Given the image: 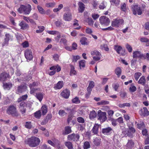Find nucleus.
<instances>
[{"label":"nucleus","mask_w":149,"mask_h":149,"mask_svg":"<svg viewBox=\"0 0 149 149\" xmlns=\"http://www.w3.org/2000/svg\"><path fill=\"white\" fill-rule=\"evenodd\" d=\"M25 142L30 147H36L39 146L40 142V140L35 136H31L25 140Z\"/></svg>","instance_id":"1"},{"label":"nucleus","mask_w":149,"mask_h":149,"mask_svg":"<svg viewBox=\"0 0 149 149\" xmlns=\"http://www.w3.org/2000/svg\"><path fill=\"white\" fill-rule=\"evenodd\" d=\"M31 10V6L29 4L26 5H21L18 9V11L20 13L29 15Z\"/></svg>","instance_id":"2"},{"label":"nucleus","mask_w":149,"mask_h":149,"mask_svg":"<svg viewBox=\"0 0 149 149\" xmlns=\"http://www.w3.org/2000/svg\"><path fill=\"white\" fill-rule=\"evenodd\" d=\"M19 104V108L21 114L24 116L26 111V104L25 102H17Z\"/></svg>","instance_id":"3"},{"label":"nucleus","mask_w":149,"mask_h":149,"mask_svg":"<svg viewBox=\"0 0 149 149\" xmlns=\"http://www.w3.org/2000/svg\"><path fill=\"white\" fill-rule=\"evenodd\" d=\"M7 112L8 113L11 114L13 116H17L18 115L16 107L13 106H10L8 109Z\"/></svg>","instance_id":"4"},{"label":"nucleus","mask_w":149,"mask_h":149,"mask_svg":"<svg viewBox=\"0 0 149 149\" xmlns=\"http://www.w3.org/2000/svg\"><path fill=\"white\" fill-rule=\"evenodd\" d=\"M99 20L100 24L103 26H107L110 22L109 19L105 16H103L100 17Z\"/></svg>","instance_id":"5"},{"label":"nucleus","mask_w":149,"mask_h":149,"mask_svg":"<svg viewBox=\"0 0 149 149\" xmlns=\"http://www.w3.org/2000/svg\"><path fill=\"white\" fill-rule=\"evenodd\" d=\"M131 8L133 13L134 15H136L137 13L139 15H140L142 14V11L140 7L137 5H133L131 6Z\"/></svg>","instance_id":"6"},{"label":"nucleus","mask_w":149,"mask_h":149,"mask_svg":"<svg viewBox=\"0 0 149 149\" xmlns=\"http://www.w3.org/2000/svg\"><path fill=\"white\" fill-rule=\"evenodd\" d=\"M106 113L105 112H102L100 110H99L97 112V116L98 119L101 121L103 122L105 121L107 119Z\"/></svg>","instance_id":"7"},{"label":"nucleus","mask_w":149,"mask_h":149,"mask_svg":"<svg viewBox=\"0 0 149 149\" xmlns=\"http://www.w3.org/2000/svg\"><path fill=\"white\" fill-rule=\"evenodd\" d=\"M79 135L78 134H72L68 135L67 138L69 141H72L76 142L79 141Z\"/></svg>","instance_id":"8"},{"label":"nucleus","mask_w":149,"mask_h":149,"mask_svg":"<svg viewBox=\"0 0 149 149\" xmlns=\"http://www.w3.org/2000/svg\"><path fill=\"white\" fill-rule=\"evenodd\" d=\"M132 57L133 58L142 59L144 58L143 54L139 51H134L133 53Z\"/></svg>","instance_id":"9"},{"label":"nucleus","mask_w":149,"mask_h":149,"mask_svg":"<svg viewBox=\"0 0 149 149\" xmlns=\"http://www.w3.org/2000/svg\"><path fill=\"white\" fill-rule=\"evenodd\" d=\"M37 83L36 82H34L32 84H30L29 85L30 88V93L31 94H34L37 91H40V89L39 88H36V86H37Z\"/></svg>","instance_id":"10"},{"label":"nucleus","mask_w":149,"mask_h":149,"mask_svg":"<svg viewBox=\"0 0 149 149\" xmlns=\"http://www.w3.org/2000/svg\"><path fill=\"white\" fill-rule=\"evenodd\" d=\"M124 21L122 19H115L111 22V26L113 27H118L123 23Z\"/></svg>","instance_id":"11"},{"label":"nucleus","mask_w":149,"mask_h":149,"mask_svg":"<svg viewBox=\"0 0 149 149\" xmlns=\"http://www.w3.org/2000/svg\"><path fill=\"white\" fill-rule=\"evenodd\" d=\"M135 129L132 126H129V128L125 132L126 135L128 136L132 137L135 132Z\"/></svg>","instance_id":"12"},{"label":"nucleus","mask_w":149,"mask_h":149,"mask_svg":"<svg viewBox=\"0 0 149 149\" xmlns=\"http://www.w3.org/2000/svg\"><path fill=\"white\" fill-rule=\"evenodd\" d=\"M25 56L27 60L30 61L33 58L32 53L30 49H26L25 52Z\"/></svg>","instance_id":"13"},{"label":"nucleus","mask_w":149,"mask_h":149,"mask_svg":"<svg viewBox=\"0 0 149 149\" xmlns=\"http://www.w3.org/2000/svg\"><path fill=\"white\" fill-rule=\"evenodd\" d=\"M139 113L142 116H148L149 114V111L147 109L144 107L141 109L139 111Z\"/></svg>","instance_id":"14"},{"label":"nucleus","mask_w":149,"mask_h":149,"mask_svg":"<svg viewBox=\"0 0 149 149\" xmlns=\"http://www.w3.org/2000/svg\"><path fill=\"white\" fill-rule=\"evenodd\" d=\"M72 15L70 13H66L63 15V19L66 21H71L72 19Z\"/></svg>","instance_id":"15"},{"label":"nucleus","mask_w":149,"mask_h":149,"mask_svg":"<svg viewBox=\"0 0 149 149\" xmlns=\"http://www.w3.org/2000/svg\"><path fill=\"white\" fill-rule=\"evenodd\" d=\"M70 91L67 89L64 90L61 93V95L65 98H68L70 95Z\"/></svg>","instance_id":"16"},{"label":"nucleus","mask_w":149,"mask_h":149,"mask_svg":"<svg viewBox=\"0 0 149 149\" xmlns=\"http://www.w3.org/2000/svg\"><path fill=\"white\" fill-rule=\"evenodd\" d=\"M9 75L6 72H3L0 74V81H6Z\"/></svg>","instance_id":"17"},{"label":"nucleus","mask_w":149,"mask_h":149,"mask_svg":"<svg viewBox=\"0 0 149 149\" xmlns=\"http://www.w3.org/2000/svg\"><path fill=\"white\" fill-rule=\"evenodd\" d=\"M27 88V87L25 85L20 86H18L17 93L18 94L22 93L25 91Z\"/></svg>","instance_id":"18"},{"label":"nucleus","mask_w":149,"mask_h":149,"mask_svg":"<svg viewBox=\"0 0 149 149\" xmlns=\"http://www.w3.org/2000/svg\"><path fill=\"white\" fill-rule=\"evenodd\" d=\"M19 25L21 27V29L23 30L27 29L29 27L28 24L24 21H22L20 22Z\"/></svg>","instance_id":"19"},{"label":"nucleus","mask_w":149,"mask_h":149,"mask_svg":"<svg viewBox=\"0 0 149 149\" xmlns=\"http://www.w3.org/2000/svg\"><path fill=\"white\" fill-rule=\"evenodd\" d=\"M112 130V129L110 127H108L106 128L102 129V132L104 134L108 135L110 133V132Z\"/></svg>","instance_id":"20"},{"label":"nucleus","mask_w":149,"mask_h":149,"mask_svg":"<svg viewBox=\"0 0 149 149\" xmlns=\"http://www.w3.org/2000/svg\"><path fill=\"white\" fill-rule=\"evenodd\" d=\"M99 125L98 124H95L93 127L91 131L94 134H97L98 131Z\"/></svg>","instance_id":"21"},{"label":"nucleus","mask_w":149,"mask_h":149,"mask_svg":"<svg viewBox=\"0 0 149 149\" xmlns=\"http://www.w3.org/2000/svg\"><path fill=\"white\" fill-rule=\"evenodd\" d=\"M79 6L78 11L79 13H82L84 10V5L82 2H79L78 4Z\"/></svg>","instance_id":"22"},{"label":"nucleus","mask_w":149,"mask_h":149,"mask_svg":"<svg viewBox=\"0 0 149 149\" xmlns=\"http://www.w3.org/2000/svg\"><path fill=\"white\" fill-rule=\"evenodd\" d=\"M114 49L118 54L123 55V54L121 52V51H122L123 50L121 47L118 45H115L114 46Z\"/></svg>","instance_id":"23"},{"label":"nucleus","mask_w":149,"mask_h":149,"mask_svg":"<svg viewBox=\"0 0 149 149\" xmlns=\"http://www.w3.org/2000/svg\"><path fill=\"white\" fill-rule=\"evenodd\" d=\"M64 144L68 149H74L73 144L71 142L66 141L65 142Z\"/></svg>","instance_id":"24"},{"label":"nucleus","mask_w":149,"mask_h":149,"mask_svg":"<svg viewBox=\"0 0 149 149\" xmlns=\"http://www.w3.org/2000/svg\"><path fill=\"white\" fill-rule=\"evenodd\" d=\"M5 36L6 38L5 39L4 42L2 44L3 46H5L8 44L10 36L9 34L6 33L5 35Z\"/></svg>","instance_id":"25"},{"label":"nucleus","mask_w":149,"mask_h":149,"mask_svg":"<svg viewBox=\"0 0 149 149\" xmlns=\"http://www.w3.org/2000/svg\"><path fill=\"white\" fill-rule=\"evenodd\" d=\"M138 83L143 85H144L146 83V79L145 77L143 76L139 79Z\"/></svg>","instance_id":"26"},{"label":"nucleus","mask_w":149,"mask_h":149,"mask_svg":"<svg viewBox=\"0 0 149 149\" xmlns=\"http://www.w3.org/2000/svg\"><path fill=\"white\" fill-rule=\"evenodd\" d=\"M64 85L63 81H59L57 84L56 86L54 87L56 89H60L63 87Z\"/></svg>","instance_id":"27"},{"label":"nucleus","mask_w":149,"mask_h":149,"mask_svg":"<svg viewBox=\"0 0 149 149\" xmlns=\"http://www.w3.org/2000/svg\"><path fill=\"white\" fill-rule=\"evenodd\" d=\"M101 139L100 137L96 138L93 139V143L96 146L100 145L101 142Z\"/></svg>","instance_id":"28"},{"label":"nucleus","mask_w":149,"mask_h":149,"mask_svg":"<svg viewBox=\"0 0 149 149\" xmlns=\"http://www.w3.org/2000/svg\"><path fill=\"white\" fill-rule=\"evenodd\" d=\"M41 110L42 111V115H45L47 112V106L45 105H43L41 108Z\"/></svg>","instance_id":"29"},{"label":"nucleus","mask_w":149,"mask_h":149,"mask_svg":"<svg viewBox=\"0 0 149 149\" xmlns=\"http://www.w3.org/2000/svg\"><path fill=\"white\" fill-rule=\"evenodd\" d=\"M44 95L43 93H37L36 94V98L41 102L43 97Z\"/></svg>","instance_id":"30"},{"label":"nucleus","mask_w":149,"mask_h":149,"mask_svg":"<svg viewBox=\"0 0 149 149\" xmlns=\"http://www.w3.org/2000/svg\"><path fill=\"white\" fill-rule=\"evenodd\" d=\"M3 86L4 89L9 90L12 86V84L10 83H6L3 84Z\"/></svg>","instance_id":"31"},{"label":"nucleus","mask_w":149,"mask_h":149,"mask_svg":"<svg viewBox=\"0 0 149 149\" xmlns=\"http://www.w3.org/2000/svg\"><path fill=\"white\" fill-rule=\"evenodd\" d=\"M86 61L84 60H81L79 61V66L80 69L85 67V66Z\"/></svg>","instance_id":"32"},{"label":"nucleus","mask_w":149,"mask_h":149,"mask_svg":"<svg viewBox=\"0 0 149 149\" xmlns=\"http://www.w3.org/2000/svg\"><path fill=\"white\" fill-rule=\"evenodd\" d=\"M28 97V95L27 94L25 95L20 97L18 98L17 102H24V101L26 100Z\"/></svg>","instance_id":"33"},{"label":"nucleus","mask_w":149,"mask_h":149,"mask_svg":"<svg viewBox=\"0 0 149 149\" xmlns=\"http://www.w3.org/2000/svg\"><path fill=\"white\" fill-rule=\"evenodd\" d=\"M80 42L82 45H88L87 39L85 37H82L80 39Z\"/></svg>","instance_id":"34"},{"label":"nucleus","mask_w":149,"mask_h":149,"mask_svg":"<svg viewBox=\"0 0 149 149\" xmlns=\"http://www.w3.org/2000/svg\"><path fill=\"white\" fill-rule=\"evenodd\" d=\"M134 145V143L132 140H129L127 144V147L128 149L132 148Z\"/></svg>","instance_id":"35"},{"label":"nucleus","mask_w":149,"mask_h":149,"mask_svg":"<svg viewBox=\"0 0 149 149\" xmlns=\"http://www.w3.org/2000/svg\"><path fill=\"white\" fill-rule=\"evenodd\" d=\"M110 2L111 4L117 6L120 4V0H110Z\"/></svg>","instance_id":"36"},{"label":"nucleus","mask_w":149,"mask_h":149,"mask_svg":"<svg viewBox=\"0 0 149 149\" xmlns=\"http://www.w3.org/2000/svg\"><path fill=\"white\" fill-rule=\"evenodd\" d=\"M96 113L94 111H93L90 112L89 115V118L90 119H93L95 118L96 116Z\"/></svg>","instance_id":"37"},{"label":"nucleus","mask_w":149,"mask_h":149,"mask_svg":"<svg viewBox=\"0 0 149 149\" xmlns=\"http://www.w3.org/2000/svg\"><path fill=\"white\" fill-rule=\"evenodd\" d=\"M121 10L125 12L127 10L126 5L125 3H123L121 4Z\"/></svg>","instance_id":"38"},{"label":"nucleus","mask_w":149,"mask_h":149,"mask_svg":"<svg viewBox=\"0 0 149 149\" xmlns=\"http://www.w3.org/2000/svg\"><path fill=\"white\" fill-rule=\"evenodd\" d=\"M71 132V127L67 126L65 128V132L64 134H68Z\"/></svg>","instance_id":"39"},{"label":"nucleus","mask_w":149,"mask_h":149,"mask_svg":"<svg viewBox=\"0 0 149 149\" xmlns=\"http://www.w3.org/2000/svg\"><path fill=\"white\" fill-rule=\"evenodd\" d=\"M76 71L74 70V67L71 65V70L70 72V75L71 76L75 75L76 74Z\"/></svg>","instance_id":"40"},{"label":"nucleus","mask_w":149,"mask_h":149,"mask_svg":"<svg viewBox=\"0 0 149 149\" xmlns=\"http://www.w3.org/2000/svg\"><path fill=\"white\" fill-rule=\"evenodd\" d=\"M90 147V144L89 142L88 141H86L84 143L83 148L84 149H88Z\"/></svg>","instance_id":"41"},{"label":"nucleus","mask_w":149,"mask_h":149,"mask_svg":"<svg viewBox=\"0 0 149 149\" xmlns=\"http://www.w3.org/2000/svg\"><path fill=\"white\" fill-rule=\"evenodd\" d=\"M109 102L107 101L102 100L100 102L97 103V104L98 105H106L109 104Z\"/></svg>","instance_id":"42"},{"label":"nucleus","mask_w":149,"mask_h":149,"mask_svg":"<svg viewBox=\"0 0 149 149\" xmlns=\"http://www.w3.org/2000/svg\"><path fill=\"white\" fill-rule=\"evenodd\" d=\"M121 69L119 68H117L115 70V73L118 77H119L121 74Z\"/></svg>","instance_id":"43"},{"label":"nucleus","mask_w":149,"mask_h":149,"mask_svg":"<svg viewBox=\"0 0 149 149\" xmlns=\"http://www.w3.org/2000/svg\"><path fill=\"white\" fill-rule=\"evenodd\" d=\"M24 126L26 128L28 129H31L32 127L31 122H26Z\"/></svg>","instance_id":"44"},{"label":"nucleus","mask_w":149,"mask_h":149,"mask_svg":"<svg viewBox=\"0 0 149 149\" xmlns=\"http://www.w3.org/2000/svg\"><path fill=\"white\" fill-rule=\"evenodd\" d=\"M142 74L141 72H137L134 74V77L136 81L138 80L139 77Z\"/></svg>","instance_id":"45"},{"label":"nucleus","mask_w":149,"mask_h":149,"mask_svg":"<svg viewBox=\"0 0 149 149\" xmlns=\"http://www.w3.org/2000/svg\"><path fill=\"white\" fill-rule=\"evenodd\" d=\"M129 90L131 92H134L136 90V88L135 86L133 84H132L131 85L130 87L129 88Z\"/></svg>","instance_id":"46"},{"label":"nucleus","mask_w":149,"mask_h":149,"mask_svg":"<svg viewBox=\"0 0 149 149\" xmlns=\"http://www.w3.org/2000/svg\"><path fill=\"white\" fill-rule=\"evenodd\" d=\"M26 102V107L29 108L30 110H32L33 108H32V107L33 103L29 101H28Z\"/></svg>","instance_id":"47"},{"label":"nucleus","mask_w":149,"mask_h":149,"mask_svg":"<svg viewBox=\"0 0 149 149\" xmlns=\"http://www.w3.org/2000/svg\"><path fill=\"white\" fill-rule=\"evenodd\" d=\"M37 8L39 12L41 14H44L45 13V11L44 9L41 6H37Z\"/></svg>","instance_id":"48"},{"label":"nucleus","mask_w":149,"mask_h":149,"mask_svg":"<svg viewBox=\"0 0 149 149\" xmlns=\"http://www.w3.org/2000/svg\"><path fill=\"white\" fill-rule=\"evenodd\" d=\"M38 30H37L36 32L37 33H39L42 32L45 29V27L43 26H38Z\"/></svg>","instance_id":"49"},{"label":"nucleus","mask_w":149,"mask_h":149,"mask_svg":"<svg viewBox=\"0 0 149 149\" xmlns=\"http://www.w3.org/2000/svg\"><path fill=\"white\" fill-rule=\"evenodd\" d=\"M137 127L139 129H141L145 127V125L143 122H140V123L137 124Z\"/></svg>","instance_id":"50"},{"label":"nucleus","mask_w":149,"mask_h":149,"mask_svg":"<svg viewBox=\"0 0 149 149\" xmlns=\"http://www.w3.org/2000/svg\"><path fill=\"white\" fill-rule=\"evenodd\" d=\"M58 113L60 116L61 117L67 114V113L63 110H60Z\"/></svg>","instance_id":"51"},{"label":"nucleus","mask_w":149,"mask_h":149,"mask_svg":"<svg viewBox=\"0 0 149 149\" xmlns=\"http://www.w3.org/2000/svg\"><path fill=\"white\" fill-rule=\"evenodd\" d=\"M60 56L57 54H55L52 56L53 59L56 61H58L59 60Z\"/></svg>","instance_id":"52"},{"label":"nucleus","mask_w":149,"mask_h":149,"mask_svg":"<svg viewBox=\"0 0 149 149\" xmlns=\"http://www.w3.org/2000/svg\"><path fill=\"white\" fill-rule=\"evenodd\" d=\"M101 48L102 49L106 51H108L109 50V49L108 48V46L106 44H103L101 45Z\"/></svg>","instance_id":"53"},{"label":"nucleus","mask_w":149,"mask_h":149,"mask_svg":"<svg viewBox=\"0 0 149 149\" xmlns=\"http://www.w3.org/2000/svg\"><path fill=\"white\" fill-rule=\"evenodd\" d=\"M47 33L51 35H56L58 34V32L56 31H47Z\"/></svg>","instance_id":"54"},{"label":"nucleus","mask_w":149,"mask_h":149,"mask_svg":"<svg viewBox=\"0 0 149 149\" xmlns=\"http://www.w3.org/2000/svg\"><path fill=\"white\" fill-rule=\"evenodd\" d=\"M41 116V113L40 110L36 111L35 113V117L37 118H39Z\"/></svg>","instance_id":"55"},{"label":"nucleus","mask_w":149,"mask_h":149,"mask_svg":"<svg viewBox=\"0 0 149 149\" xmlns=\"http://www.w3.org/2000/svg\"><path fill=\"white\" fill-rule=\"evenodd\" d=\"M91 55L92 56L95 55L96 56L100 55V52L96 50L92 51L91 52Z\"/></svg>","instance_id":"56"},{"label":"nucleus","mask_w":149,"mask_h":149,"mask_svg":"<svg viewBox=\"0 0 149 149\" xmlns=\"http://www.w3.org/2000/svg\"><path fill=\"white\" fill-rule=\"evenodd\" d=\"M72 101L73 103L75 104H78L80 102V101L79 100L77 97H76L72 99Z\"/></svg>","instance_id":"57"},{"label":"nucleus","mask_w":149,"mask_h":149,"mask_svg":"<svg viewBox=\"0 0 149 149\" xmlns=\"http://www.w3.org/2000/svg\"><path fill=\"white\" fill-rule=\"evenodd\" d=\"M73 58L72 61L74 62H76L78 60L80 59V56L79 55L76 56H73Z\"/></svg>","instance_id":"58"},{"label":"nucleus","mask_w":149,"mask_h":149,"mask_svg":"<svg viewBox=\"0 0 149 149\" xmlns=\"http://www.w3.org/2000/svg\"><path fill=\"white\" fill-rule=\"evenodd\" d=\"M77 121L79 123H84L85 122L84 119L81 117H78L77 118Z\"/></svg>","instance_id":"59"},{"label":"nucleus","mask_w":149,"mask_h":149,"mask_svg":"<svg viewBox=\"0 0 149 149\" xmlns=\"http://www.w3.org/2000/svg\"><path fill=\"white\" fill-rule=\"evenodd\" d=\"M88 24L90 26H93V23L94 22L92 19L91 18H88Z\"/></svg>","instance_id":"60"},{"label":"nucleus","mask_w":149,"mask_h":149,"mask_svg":"<svg viewBox=\"0 0 149 149\" xmlns=\"http://www.w3.org/2000/svg\"><path fill=\"white\" fill-rule=\"evenodd\" d=\"M55 24L57 27H60L62 24V21L61 20H58L55 22Z\"/></svg>","instance_id":"61"},{"label":"nucleus","mask_w":149,"mask_h":149,"mask_svg":"<svg viewBox=\"0 0 149 149\" xmlns=\"http://www.w3.org/2000/svg\"><path fill=\"white\" fill-rule=\"evenodd\" d=\"M126 47L128 51L129 52H131L132 50V48L131 46L128 44L126 45Z\"/></svg>","instance_id":"62"},{"label":"nucleus","mask_w":149,"mask_h":149,"mask_svg":"<svg viewBox=\"0 0 149 149\" xmlns=\"http://www.w3.org/2000/svg\"><path fill=\"white\" fill-rule=\"evenodd\" d=\"M41 149H51L49 146H47L46 144H43L41 146Z\"/></svg>","instance_id":"63"},{"label":"nucleus","mask_w":149,"mask_h":149,"mask_svg":"<svg viewBox=\"0 0 149 149\" xmlns=\"http://www.w3.org/2000/svg\"><path fill=\"white\" fill-rule=\"evenodd\" d=\"M112 86L113 88L116 91H117L118 88L119 86V84H113L112 85Z\"/></svg>","instance_id":"64"}]
</instances>
